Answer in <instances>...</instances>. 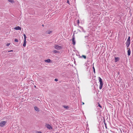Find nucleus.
<instances>
[{
  "instance_id": "f257e3e1",
  "label": "nucleus",
  "mask_w": 133,
  "mask_h": 133,
  "mask_svg": "<svg viewBox=\"0 0 133 133\" xmlns=\"http://www.w3.org/2000/svg\"><path fill=\"white\" fill-rule=\"evenodd\" d=\"M98 79L99 80V82H100L99 89L101 90L102 88V86L103 84V83L102 82V80L100 77H98Z\"/></svg>"
},
{
  "instance_id": "f03ea898",
  "label": "nucleus",
  "mask_w": 133,
  "mask_h": 133,
  "mask_svg": "<svg viewBox=\"0 0 133 133\" xmlns=\"http://www.w3.org/2000/svg\"><path fill=\"white\" fill-rule=\"evenodd\" d=\"M23 36L24 37V41L23 42V46L25 47L26 45V36L25 34H24L23 35Z\"/></svg>"
},
{
  "instance_id": "7ed1b4c3",
  "label": "nucleus",
  "mask_w": 133,
  "mask_h": 133,
  "mask_svg": "<svg viewBox=\"0 0 133 133\" xmlns=\"http://www.w3.org/2000/svg\"><path fill=\"white\" fill-rule=\"evenodd\" d=\"M57 50H59L62 48V47L58 45H56L54 47Z\"/></svg>"
},
{
  "instance_id": "20e7f679",
  "label": "nucleus",
  "mask_w": 133,
  "mask_h": 133,
  "mask_svg": "<svg viewBox=\"0 0 133 133\" xmlns=\"http://www.w3.org/2000/svg\"><path fill=\"white\" fill-rule=\"evenodd\" d=\"M6 122L5 121H2L0 122V126L3 127L6 123Z\"/></svg>"
},
{
  "instance_id": "39448f33",
  "label": "nucleus",
  "mask_w": 133,
  "mask_h": 133,
  "mask_svg": "<svg viewBox=\"0 0 133 133\" xmlns=\"http://www.w3.org/2000/svg\"><path fill=\"white\" fill-rule=\"evenodd\" d=\"M72 44L74 45H75V44L76 42L75 41V37L74 35L72 36Z\"/></svg>"
},
{
  "instance_id": "423d86ee",
  "label": "nucleus",
  "mask_w": 133,
  "mask_h": 133,
  "mask_svg": "<svg viewBox=\"0 0 133 133\" xmlns=\"http://www.w3.org/2000/svg\"><path fill=\"white\" fill-rule=\"evenodd\" d=\"M130 37L129 36L127 39V41L126 42V43L130 44Z\"/></svg>"
},
{
  "instance_id": "0eeeda50",
  "label": "nucleus",
  "mask_w": 133,
  "mask_h": 133,
  "mask_svg": "<svg viewBox=\"0 0 133 133\" xmlns=\"http://www.w3.org/2000/svg\"><path fill=\"white\" fill-rule=\"evenodd\" d=\"M14 29L16 30H21V28L19 26H17V27H15Z\"/></svg>"
},
{
  "instance_id": "6e6552de",
  "label": "nucleus",
  "mask_w": 133,
  "mask_h": 133,
  "mask_svg": "<svg viewBox=\"0 0 133 133\" xmlns=\"http://www.w3.org/2000/svg\"><path fill=\"white\" fill-rule=\"evenodd\" d=\"M46 127L48 129H52L51 126L49 124H47L46 125Z\"/></svg>"
},
{
  "instance_id": "1a4fd4ad",
  "label": "nucleus",
  "mask_w": 133,
  "mask_h": 133,
  "mask_svg": "<svg viewBox=\"0 0 133 133\" xmlns=\"http://www.w3.org/2000/svg\"><path fill=\"white\" fill-rule=\"evenodd\" d=\"M34 109L36 111L38 112L39 111V109L37 107H34Z\"/></svg>"
},
{
  "instance_id": "9d476101",
  "label": "nucleus",
  "mask_w": 133,
  "mask_h": 133,
  "mask_svg": "<svg viewBox=\"0 0 133 133\" xmlns=\"http://www.w3.org/2000/svg\"><path fill=\"white\" fill-rule=\"evenodd\" d=\"M52 32V31H51L50 30H48L46 31L45 33L46 34H50Z\"/></svg>"
},
{
  "instance_id": "9b49d317",
  "label": "nucleus",
  "mask_w": 133,
  "mask_h": 133,
  "mask_svg": "<svg viewBox=\"0 0 133 133\" xmlns=\"http://www.w3.org/2000/svg\"><path fill=\"white\" fill-rule=\"evenodd\" d=\"M51 60L50 59H47L45 60L44 61L46 62L49 63L51 62Z\"/></svg>"
},
{
  "instance_id": "f8f14e48",
  "label": "nucleus",
  "mask_w": 133,
  "mask_h": 133,
  "mask_svg": "<svg viewBox=\"0 0 133 133\" xmlns=\"http://www.w3.org/2000/svg\"><path fill=\"white\" fill-rule=\"evenodd\" d=\"M128 56H129L130 55V54H131V51L130 49H129V50L128 51Z\"/></svg>"
},
{
  "instance_id": "ddd939ff",
  "label": "nucleus",
  "mask_w": 133,
  "mask_h": 133,
  "mask_svg": "<svg viewBox=\"0 0 133 133\" xmlns=\"http://www.w3.org/2000/svg\"><path fill=\"white\" fill-rule=\"evenodd\" d=\"M115 62H116L119 60V58L118 57H115Z\"/></svg>"
},
{
  "instance_id": "4468645a",
  "label": "nucleus",
  "mask_w": 133,
  "mask_h": 133,
  "mask_svg": "<svg viewBox=\"0 0 133 133\" xmlns=\"http://www.w3.org/2000/svg\"><path fill=\"white\" fill-rule=\"evenodd\" d=\"M8 1L11 3H13L14 2V1L13 0H8Z\"/></svg>"
},
{
  "instance_id": "2eb2a0df",
  "label": "nucleus",
  "mask_w": 133,
  "mask_h": 133,
  "mask_svg": "<svg viewBox=\"0 0 133 133\" xmlns=\"http://www.w3.org/2000/svg\"><path fill=\"white\" fill-rule=\"evenodd\" d=\"M126 46L127 48H128L130 44L126 43Z\"/></svg>"
},
{
  "instance_id": "dca6fc26",
  "label": "nucleus",
  "mask_w": 133,
  "mask_h": 133,
  "mask_svg": "<svg viewBox=\"0 0 133 133\" xmlns=\"http://www.w3.org/2000/svg\"><path fill=\"white\" fill-rule=\"evenodd\" d=\"M53 52L55 53H57L58 52V51L57 50H54L53 51Z\"/></svg>"
},
{
  "instance_id": "f3484780",
  "label": "nucleus",
  "mask_w": 133,
  "mask_h": 133,
  "mask_svg": "<svg viewBox=\"0 0 133 133\" xmlns=\"http://www.w3.org/2000/svg\"><path fill=\"white\" fill-rule=\"evenodd\" d=\"M82 57H83L84 59H85L86 58V57L84 55H83Z\"/></svg>"
},
{
  "instance_id": "a211bd4d",
  "label": "nucleus",
  "mask_w": 133,
  "mask_h": 133,
  "mask_svg": "<svg viewBox=\"0 0 133 133\" xmlns=\"http://www.w3.org/2000/svg\"><path fill=\"white\" fill-rule=\"evenodd\" d=\"M15 42H17L18 41V40L16 39H15Z\"/></svg>"
},
{
  "instance_id": "6ab92c4d",
  "label": "nucleus",
  "mask_w": 133,
  "mask_h": 133,
  "mask_svg": "<svg viewBox=\"0 0 133 133\" xmlns=\"http://www.w3.org/2000/svg\"><path fill=\"white\" fill-rule=\"evenodd\" d=\"M93 71H94V72L95 73V68H94V66L93 67Z\"/></svg>"
},
{
  "instance_id": "aec40b11",
  "label": "nucleus",
  "mask_w": 133,
  "mask_h": 133,
  "mask_svg": "<svg viewBox=\"0 0 133 133\" xmlns=\"http://www.w3.org/2000/svg\"><path fill=\"white\" fill-rule=\"evenodd\" d=\"M79 27L82 30V31H83L84 30L83 28L82 27H81V26H79Z\"/></svg>"
},
{
  "instance_id": "412c9836",
  "label": "nucleus",
  "mask_w": 133,
  "mask_h": 133,
  "mask_svg": "<svg viewBox=\"0 0 133 133\" xmlns=\"http://www.w3.org/2000/svg\"><path fill=\"white\" fill-rule=\"evenodd\" d=\"M98 106L100 108H102V106L101 105L99 104V103L98 104Z\"/></svg>"
},
{
  "instance_id": "4be33fe9",
  "label": "nucleus",
  "mask_w": 133,
  "mask_h": 133,
  "mask_svg": "<svg viewBox=\"0 0 133 133\" xmlns=\"http://www.w3.org/2000/svg\"><path fill=\"white\" fill-rule=\"evenodd\" d=\"M67 3H68V4H69V5H70V4L69 3V0H68L67 2Z\"/></svg>"
},
{
  "instance_id": "5701e85b",
  "label": "nucleus",
  "mask_w": 133,
  "mask_h": 133,
  "mask_svg": "<svg viewBox=\"0 0 133 133\" xmlns=\"http://www.w3.org/2000/svg\"><path fill=\"white\" fill-rule=\"evenodd\" d=\"M64 108H65L66 109L68 108V106H64Z\"/></svg>"
},
{
  "instance_id": "b1692460",
  "label": "nucleus",
  "mask_w": 133,
  "mask_h": 133,
  "mask_svg": "<svg viewBox=\"0 0 133 133\" xmlns=\"http://www.w3.org/2000/svg\"><path fill=\"white\" fill-rule=\"evenodd\" d=\"M58 81V79H55V81H56V82L57 81Z\"/></svg>"
},
{
  "instance_id": "393cba45",
  "label": "nucleus",
  "mask_w": 133,
  "mask_h": 133,
  "mask_svg": "<svg viewBox=\"0 0 133 133\" xmlns=\"http://www.w3.org/2000/svg\"><path fill=\"white\" fill-rule=\"evenodd\" d=\"M10 44V43H8L6 45V46H9Z\"/></svg>"
},
{
  "instance_id": "a878e982",
  "label": "nucleus",
  "mask_w": 133,
  "mask_h": 133,
  "mask_svg": "<svg viewBox=\"0 0 133 133\" xmlns=\"http://www.w3.org/2000/svg\"><path fill=\"white\" fill-rule=\"evenodd\" d=\"M77 23L79 24V20H78L77 21Z\"/></svg>"
},
{
  "instance_id": "bb28decb",
  "label": "nucleus",
  "mask_w": 133,
  "mask_h": 133,
  "mask_svg": "<svg viewBox=\"0 0 133 133\" xmlns=\"http://www.w3.org/2000/svg\"><path fill=\"white\" fill-rule=\"evenodd\" d=\"M13 51V50H11L10 51H9L8 52H12Z\"/></svg>"
},
{
  "instance_id": "cd10ccee",
  "label": "nucleus",
  "mask_w": 133,
  "mask_h": 133,
  "mask_svg": "<svg viewBox=\"0 0 133 133\" xmlns=\"http://www.w3.org/2000/svg\"><path fill=\"white\" fill-rule=\"evenodd\" d=\"M36 133H42V132H37Z\"/></svg>"
},
{
  "instance_id": "c85d7f7f",
  "label": "nucleus",
  "mask_w": 133,
  "mask_h": 133,
  "mask_svg": "<svg viewBox=\"0 0 133 133\" xmlns=\"http://www.w3.org/2000/svg\"><path fill=\"white\" fill-rule=\"evenodd\" d=\"M88 36H85V38H86V37H88Z\"/></svg>"
},
{
  "instance_id": "c756f323",
  "label": "nucleus",
  "mask_w": 133,
  "mask_h": 133,
  "mask_svg": "<svg viewBox=\"0 0 133 133\" xmlns=\"http://www.w3.org/2000/svg\"><path fill=\"white\" fill-rule=\"evenodd\" d=\"M104 124H105V126H106V124L105 123V122L104 123Z\"/></svg>"
},
{
  "instance_id": "7c9ffc66",
  "label": "nucleus",
  "mask_w": 133,
  "mask_h": 133,
  "mask_svg": "<svg viewBox=\"0 0 133 133\" xmlns=\"http://www.w3.org/2000/svg\"><path fill=\"white\" fill-rule=\"evenodd\" d=\"M84 104V102H82V104L83 105Z\"/></svg>"
},
{
  "instance_id": "2f4dec72",
  "label": "nucleus",
  "mask_w": 133,
  "mask_h": 133,
  "mask_svg": "<svg viewBox=\"0 0 133 133\" xmlns=\"http://www.w3.org/2000/svg\"><path fill=\"white\" fill-rule=\"evenodd\" d=\"M83 31L84 32H85V31H84V30H83Z\"/></svg>"
},
{
  "instance_id": "473e14b6",
  "label": "nucleus",
  "mask_w": 133,
  "mask_h": 133,
  "mask_svg": "<svg viewBox=\"0 0 133 133\" xmlns=\"http://www.w3.org/2000/svg\"><path fill=\"white\" fill-rule=\"evenodd\" d=\"M42 26H44V25H42Z\"/></svg>"
},
{
  "instance_id": "72a5a7b5",
  "label": "nucleus",
  "mask_w": 133,
  "mask_h": 133,
  "mask_svg": "<svg viewBox=\"0 0 133 133\" xmlns=\"http://www.w3.org/2000/svg\"><path fill=\"white\" fill-rule=\"evenodd\" d=\"M35 87H36V86H35Z\"/></svg>"
}]
</instances>
